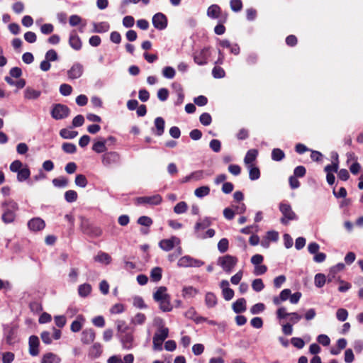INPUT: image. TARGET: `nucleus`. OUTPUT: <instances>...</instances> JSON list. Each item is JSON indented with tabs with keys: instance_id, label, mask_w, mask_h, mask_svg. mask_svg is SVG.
I'll use <instances>...</instances> for the list:
<instances>
[{
	"instance_id": "obj_1",
	"label": "nucleus",
	"mask_w": 363,
	"mask_h": 363,
	"mask_svg": "<svg viewBox=\"0 0 363 363\" xmlns=\"http://www.w3.org/2000/svg\"><path fill=\"white\" fill-rule=\"evenodd\" d=\"M2 221L6 224L13 223L16 219V212L18 210V203L13 200L9 199L2 203Z\"/></svg>"
},
{
	"instance_id": "obj_2",
	"label": "nucleus",
	"mask_w": 363,
	"mask_h": 363,
	"mask_svg": "<svg viewBox=\"0 0 363 363\" xmlns=\"http://www.w3.org/2000/svg\"><path fill=\"white\" fill-rule=\"evenodd\" d=\"M279 211L283 215V216L280 218V222L284 225H287L289 221L296 220L298 219V216L292 210L291 205L288 203H280Z\"/></svg>"
},
{
	"instance_id": "obj_3",
	"label": "nucleus",
	"mask_w": 363,
	"mask_h": 363,
	"mask_svg": "<svg viewBox=\"0 0 363 363\" xmlns=\"http://www.w3.org/2000/svg\"><path fill=\"white\" fill-rule=\"evenodd\" d=\"M81 228L85 235L95 238L102 235V230L100 227L91 223L87 219H82Z\"/></svg>"
},
{
	"instance_id": "obj_4",
	"label": "nucleus",
	"mask_w": 363,
	"mask_h": 363,
	"mask_svg": "<svg viewBox=\"0 0 363 363\" xmlns=\"http://www.w3.org/2000/svg\"><path fill=\"white\" fill-rule=\"evenodd\" d=\"M238 262V259L236 257L226 255L218 258V264L223 268L224 272L229 274L232 272Z\"/></svg>"
},
{
	"instance_id": "obj_5",
	"label": "nucleus",
	"mask_w": 363,
	"mask_h": 363,
	"mask_svg": "<svg viewBox=\"0 0 363 363\" xmlns=\"http://www.w3.org/2000/svg\"><path fill=\"white\" fill-rule=\"evenodd\" d=\"M51 116L55 120H62L69 116L70 113L69 108L62 104H56L52 106Z\"/></svg>"
},
{
	"instance_id": "obj_6",
	"label": "nucleus",
	"mask_w": 363,
	"mask_h": 363,
	"mask_svg": "<svg viewBox=\"0 0 363 363\" xmlns=\"http://www.w3.org/2000/svg\"><path fill=\"white\" fill-rule=\"evenodd\" d=\"M207 15L208 17L219 19L218 23L225 21L227 20L228 14L221 11L220 7L217 4L210 6L207 10Z\"/></svg>"
},
{
	"instance_id": "obj_7",
	"label": "nucleus",
	"mask_w": 363,
	"mask_h": 363,
	"mask_svg": "<svg viewBox=\"0 0 363 363\" xmlns=\"http://www.w3.org/2000/svg\"><path fill=\"white\" fill-rule=\"evenodd\" d=\"M209 57L210 50L208 48H204L200 50L194 52V62L199 65H206Z\"/></svg>"
},
{
	"instance_id": "obj_8",
	"label": "nucleus",
	"mask_w": 363,
	"mask_h": 363,
	"mask_svg": "<svg viewBox=\"0 0 363 363\" xmlns=\"http://www.w3.org/2000/svg\"><path fill=\"white\" fill-rule=\"evenodd\" d=\"M120 160L121 156L116 152H108L102 155V164L106 167L118 164Z\"/></svg>"
},
{
	"instance_id": "obj_9",
	"label": "nucleus",
	"mask_w": 363,
	"mask_h": 363,
	"mask_svg": "<svg viewBox=\"0 0 363 363\" xmlns=\"http://www.w3.org/2000/svg\"><path fill=\"white\" fill-rule=\"evenodd\" d=\"M162 201V196L159 194H156L152 196H141L138 197L135 199V203L137 205L141 204H150V205H158Z\"/></svg>"
},
{
	"instance_id": "obj_10",
	"label": "nucleus",
	"mask_w": 363,
	"mask_h": 363,
	"mask_svg": "<svg viewBox=\"0 0 363 363\" xmlns=\"http://www.w3.org/2000/svg\"><path fill=\"white\" fill-rule=\"evenodd\" d=\"M180 240L176 236H172L169 239H163L160 241L159 247L164 251H170L172 250L176 243H179Z\"/></svg>"
},
{
	"instance_id": "obj_11",
	"label": "nucleus",
	"mask_w": 363,
	"mask_h": 363,
	"mask_svg": "<svg viewBox=\"0 0 363 363\" xmlns=\"http://www.w3.org/2000/svg\"><path fill=\"white\" fill-rule=\"evenodd\" d=\"M29 353L31 356L35 357L39 354L40 340L38 336L31 335L28 340Z\"/></svg>"
},
{
	"instance_id": "obj_12",
	"label": "nucleus",
	"mask_w": 363,
	"mask_h": 363,
	"mask_svg": "<svg viewBox=\"0 0 363 363\" xmlns=\"http://www.w3.org/2000/svg\"><path fill=\"white\" fill-rule=\"evenodd\" d=\"M69 44L75 50H79L82 48V43L77 35V30H72L70 32L69 38Z\"/></svg>"
},
{
	"instance_id": "obj_13",
	"label": "nucleus",
	"mask_w": 363,
	"mask_h": 363,
	"mask_svg": "<svg viewBox=\"0 0 363 363\" xmlns=\"http://www.w3.org/2000/svg\"><path fill=\"white\" fill-rule=\"evenodd\" d=\"M28 227L30 230L40 231L45 227V223L40 218H33L28 221Z\"/></svg>"
},
{
	"instance_id": "obj_14",
	"label": "nucleus",
	"mask_w": 363,
	"mask_h": 363,
	"mask_svg": "<svg viewBox=\"0 0 363 363\" xmlns=\"http://www.w3.org/2000/svg\"><path fill=\"white\" fill-rule=\"evenodd\" d=\"M96 337V333L92 328L85 329L82 333L81 341L84 345L92 343Z\"/></svg>"
},
{
	"instance_id": "obj_15",
	"label": "nucleus",
	"mask_w": 363,
	"mask_h": 363,
	"mask_svg": "<svg viewBox=\"0 0 363 363\" xmlns=\"http://www.w3.org/2000/svg\"><path fill=\"white\" fill-rule=\"evenodd\" d=\"M83 73V66L79 63L74 64L67 72L69 79H75L79 78Z\"/></svg>"
},
{
	"instance_id": "obj_16",
	"label": "nucleus",
	"mask_w": 363,
	"mask_h": 363,
	"mask_svg": "<svg viewBox=\"0 0 363 363\" xmlns=\"http://www.w3.org/2000/svg\"><path fill=\"white\" fill-rule=\"evenodd\" d=\"M6 341L9 345H13L17 341V328L9 327L5 330Z\"/></svg>"
},
{
	"instance_id": "obj_17",
	"label": "nucleus",
	"mask_w": 363,
	"mask_h": 363,
	"mask_svg": "<svg viewBox=\"0 0 363 363\" xmlns=\"http://www.w3.org/2000/svg\"><path fill=\"white\" fill-rule=\"evenodd\" d=\"M103 350L99 342L94 343L89 350L88 356L91 359H96L101 356Z\"/></svg>"
},
{
	"instance_id": "obj_18",
	"label": "nucleus",
	"mask_w": 363,
	"mask_h": 363,
	"mask_svg": "<svg viewBox=\"0 0 363 363\" xmlns=\"http://www.w3.org/2000/svg\"><path fill=\"white\" fill-rule=\"evenodd\" d=\"M61 358L53 352H47L43 354L40 363H60Z\"/></svg>"
},
{
	"instance_id": "obj_19",
	"label": "nucleus",
	"mask_w": 363,
	"mask_h": 363,
	"mask_svg": "<svg viewBox=\"0 0 363 363\" xmlns=\"http://www.w3.org/2000/svg\"><path fill=\"white\" fill-rule=\"evenodd\" d=\"M121 341L123 345V347L126 350H130L133 347V336L132 333H127L124 335H121Z\"/></svg>"
},
{
	"instance_id": "obj_20",
	"label": "nucleus",
	"mask_w": 363,
	"mask_h": 363,
	"mask_svg": "<svg viewBox=\"0 0 363 363\" xmlns=\"http://www.w3.org/2000/svg\"><path fill=\"white\" fill-rule=\"evenodd\" d=\"M233 309L235 313H240L246 311V300L244 298H238L233 303Z\"/></svg>"
},
{
	"instance_id": "obj_21",
	"label": "nucleus",
	"mask_w": 363,
	"mask_h": 363,
	"mask_svg": "<svg viewBox=\"0 0 363 363\" xmlns=\"http://www.w3.org/2000/svg\"><path fill=\"white\" fill-rule=\"evenodd\" d=\"M258 155V151L255 149H251L248 150L244 158V162L248 167L250 164H253V162L256 160Z\"/></svg>"
},
{
	"instance_id": "obj_22",
	"label": "nucleus",
	"mask_w": 363,
	"mask_h": 363,
	"mask_svg": "<svg viewBox=\"0 0 363 363\" xmlns=\"http://www.w3.org/2000/svg\"><path fill=\"white\" fill-rule=\"evenodd\" d=\"M41 91L31 87H27L24 91V97L26 99L34 100L40 97Z\"/></svg>"
},
{
	"instance_id": "obj_23",
	"label": "nucleus",
	"mask_w": 363,
	"mask_h": 363,
	"mask_svg": "<svg viewBox=\"0 0 363 363\" xmlns=\"http://www.w3.org/2000/svg\"><path fill=\"white\" fill-rule=\"evenodd\" d=\"M150 279L153 282H158L162 277V269L160 267H155L150 271Z\"/></svg>"
},
{
	"instance_id": "obj_24",
	"label": "nucleus",
	"mask_w": 363,
	"mask_h": 363,
	"mask_svg": "<svg viewBox=\"0 0 363 363\" xmlns=\"http://www.w3.org/2000/svg\"><path fill=\"white\" fill-rule=\"evenodd\" d=\"M165 121L162 117H157L155 119V126L156 128L155 134L158 136H161L164 131Z\"/></svg>"
},
{
	"instance_id": "obj_25",
	"label": "nucleus",
	"mask_w": 363,
	"mask_h": 363,
	"mask_svg": "<svg viewBox=\"0 0 363 363\" xmlns=\"http://www.w3.org/2000/svg\"><path fill=\"white\" fill-rule=\"evenodd\" d=\"M84 321V318L82 315H79L77 316V320H74L70 326V330L73 333H77L79 332L83 325V322Z\"/></svg>"
},
{
	"instance_id": "obj_26",
	"label": "nucleus",
	"mask_w": 363,
	"mask_h": 363,
	"mask_svg": "<svg viewBox=\"0 0 363 363\" xmlns=\"http://www.w3.org/2000/svg\"><path fill=\"white\" fill-rule=\"evenodd\" d=\"M170 296L163 298L161 301H157L160 304V308L164 312H169L172 310V306L170 302Z\"/></svg>"
},
{
	"instance_id": "obj_27",
	"label": "nucleus",
	"mask_w": 363,
	"mask_h": 363,
	"mask_svg": "<svg viewBox=\"0 0 363 363\" xmlns=\"http://www.w3.org/2000/svg\"><path fill=\"white\" fill-rule=\"evenodd\" d=\"M167 289L166 286H160L157 291L153 294V298L154 300L157 302L161 301L163 298L167 297L169 296L168 294H167Z\"/></svg>"
},
{
	"instance_id": "obj_28",
	"label": "nucleus",
	"mask_w": 363,
	"mask_h": 363,
	"mask_svg": "<svg viewBox=\"0 0 363 363\" xmlns=\"http://www.w3.org/2000/svg\"><path fill=\"white\" fill-rule=\"evenodd\" d=\"M106 144V140L105 139L97 141L93 144L92 150L96 153L105 152L107 150Z\"/></svg>"
},
{
	"instance_id": "obj_29",
	"label": "nucleus",
	"mask_w": 363,
	"mask_h": 363,
	"mask_svg": "<svg viewBox=\"0 0 363 363\" xmlns=\"http://www.w3.org/2000/svg\"><path fill=\"white\" fill-rule=\"evenodd\" d=\"M205 302L208 308H213L217 304L216 296L212 292H208L205 296Z\"/></svg>"
},
{
	"instance_id": "obj_30",
	"label": "nucleus",
	"mask_w": 363,
	"mask_h": 363,
	"mask_svg": "<svg viewBox=\"0 0 363 363\" xmlns=\"http://www.w3.org/2000/svg\"><path fill=\"white\" fill-rule=\"evenodd\" d=\"M249 169V177L251 180H256L260 177L259 169L254 164L247 167Z\"/></svg>"
},
{
	"instance_id": "obj_31",
	"label": "nucleus",
	"mask_w": 363,
	"mask_h": 363,
	"mask_svg": "<svg viewBox=\"0 0 363 363\" xmlns=\"http://www.w3.org/2000/svg\"><path fill=\"white\" fill-rule=\"evenodd\" d=\"M109 30V24H92L89 33H105Z\"/></svg>"
},
{
	"instance_id": "obj_32",
	"label": "nucleus",
	"mask_w": 363,
	"mask_h": 363,
	"mask_svg": "<svg viewBox=\"0 0 363 363\" xmlns=\"http://www.w3.org/2000/svg\"><path fill=\"white\" fill-rule=\"evenodd\" d=\"M78 135L77 131L69 130L67 128H63L60 131V135L65 139H73Z\"/></svg>"
},
{
	"instance_id": "obj_33",
	"label": "nucleus",
	"mask_w": 363,
	"mask_h": 363,
	"mask_svg": "<svg viewBox=\"0 0 363 363\" xmlns=\"http://www.w3.org/2000/svg\"><path fill=\"white\" fill-rule=\"evenodd\" d=\"M211 225V220L209 218H205L201 221H199L196 223L194 230L195 232H198L199 230H203Z\"/></svg>"
},
{
	"instance_id": "obj_34",
	"label": "nucleus",
	"mask_w": 363,
	"mask_h": 363,
	"mask_svg": "<svg viewBox=\"0 0 363 363\" xmlns=\"http://www.w3.org/2000/svg\"><path fill=\"white\" fill-rule=\"evenodd\" d=\"M91 291V286L89 284H83L79 286L78 293L80 296L86 297L87 296Z\"/></svg>"
},
{
	"instance_id": "obj_35",
	"label": "nucleus",
	"mask_w": 363,
	"mask_h": 363,
	"mask_svg": "<svg viewBox=\"0 0 363 363\" xmlns=\"http://www.w3.org/2000/svg\"><path fill=\"white\" fill-rule=\"evenodd\" d=\"M210 194V188L208 186H202L195 189L194 194L198 198H203Z\"/></svg>"
},
{
	"instance_id": "obj_36",
	"label": "nucleus",
	"mask_w": 363,
	"mask_h": 363,
	"mask_svg": "<svg viewBox=\"0 0 363 363\" xmlns=\"http://www.w3.org/2000/svg\"><path fill=\"white\" fill-rule=\"evenodd\" d=\"M285 157L284 152L279 148H274L272 151V159L274 161H281Z\"/></svg>"
},
{
	"instance_id": "obj_37",
	"label": "nucleus",
	"mask_w": 363,
	"mask_h": 363,
	"mask_svg": "<svg viewBox=\"0 0 363 363\" xmlns=\"http://www.w3.org/2000/svg\"><path fill=\"white\" fill-rule=\"evenodd\" d=\"M95 261L109 264L111 262V257L106 252H101L95 257Z\"/></svg>"
},
{
	"instance_id": "obj_38",
	"label": "nucleus",
	"mask_w": 363,
	"mask_h": 363,
	"mask_svg": "<svg viewBox=\"0 0 363 363\" xmlns=\"http://www.w3.org/2000/svg\"><path fill=\"white\" fill-rule=\"evenodd\" d=\"M30 175V171L28 167L22 168L18 171L17 174V179L18 182H23L29 178Z\"/></svg>"
},
{
	"instance_id": "obj_39",
	"label": "nucleus",
	"mask_w": 363,
	"mask_h": 363,
	"mask_svg": "<svg viewBox=\"0 0 363 363\" xmlns=\"http://www.w3.org/2000/svg\"><path fill=\"white\" fill-rule=\"evenodd\" d=\"M69 181L65 177H60L52 179V184L56 187H65L68 185Z\"/></svg>"
},
{
	"instance_id": "obj_40",
	"label": "nucleus",
	"mask_w": 363,
	"mask_h": 363,
	"mask_svg": "<svg viewBox=\"0 0 363 363\" xmlns=\"http://www.w3.org/2000/svg\"><path fill=\"white\" fill-rule=\"evenodd\" d=\"M192 257L190 256H184L181 257L178 261V266L181 267H191Z\"/></svg>"
},
{
	"instance_id": "obj_41",
	"label": "nucleus",
	"mask_w": 363,
	"mask_h": 363,
	"mask_svg": "<svg viewBox=\"0 0 363 363\" xmlns=\"http://www.w3.org/2000/svg\"><path fill=\"white\" fill-rule=\"evenodd\" d=\"M78 194L74 190H68L65 193V199L67 202L72 203L77 201Z\"/></svg>"
},
{
	"instance_id": "obj_42",
	"label": "nucleus",
	"mask_w": 363,
	"mask_h": 363,
	"mask_svg": "<svg viewBox=\"0 0 363 363\" xmlns=\"http://www.w3.org/2000/svg\"><path fill=\"white\" fill-rule=\"evenodd\" d=\"M188 206L185 201H180L174 207V212L177 214L184 213L187 211Z\"/></svg>"
},
{
	"instance_id": "obj_43",
	"label": "nucleus",
	"mask_w": 363,
	"mask_h": 363,
	"mask_svg": "<svg viewBox=\"0 0 363 363\" xmlns=\"http://www.w3.org/2000/svg\"><path fill=\"white\" fill-rule=\"evenodd\" d=\"M314 282L317 287L321 288L326 282V277L323 274L318 273L315 276Z\"/></svg>"
},
{
	"instance_id": "obj_44",
	"label": "nucleus",
	"mask_w": 363,
	"mask_h": 363,
	"mask_svg": "<svg viewBox=\"0 0 363 363\" xmlns=\"http://www.w3.org/2000/svg\"><path fill=\"white\" fill-rule=\"evenodd\" d=\"M169 334V329L167 328H161L159 330V333H156L153 337H157L160 340L164 341L167 337Z\"/></svg>"
},
{
	"instance_id": "obj_45",
	"label": "nucleus",
	"mask_w": 363,
	"mask_h": 363,
	"mask_svg": "<svg viewBox=\"0 0 363 363\" xmlns=\"http://www.w3.org/2000/svg\"><path fill=\"white\" fill-rule=\"evenodd\" d=\"M62 149L65 152L68 154H73L77 151L76 145L70 143H64L62 145Z\"/></svg>"
},
{
	"instance_id": "obj_46",
	"label": "nucleus",
	"mask_w": 363,
	"mask_h": 363,
	"mask_svg": "<svg viewBox=\"0 0 363 363\" xmlns=\"http://www.w3.org/2000/svg\"><path fill=\"white\" fill-rule=\"evenodd\" d=\"M75 184L79 187L84 188L88 184L87 179L84 174H77L74 180Z\"/></svg>"
},
{
	"instance_id": "obj_47",
	"label": "nucleus",
	"mask_w": 363,
	"mask_h": 363,
	"mask_svg": "<svg viewBox=\"0 0 363 363\" xmlns=\"http://www.w3.org/2000/svg\"><path fill=\"white\" fill-rule=\"evenodd\" d=\"M137 223L140 225L150 227L153 223V220L150 217L142 216L138 219Z\"/></svg>"
},
{
	"instance_id": "obj_48",
	"label": "nucleus",
	"mask_w": 363,
	"mask_h": 363,
	"mask_svg": "<svg viewBox=\"0 0 363 363\" xmlns=\"http://www.w3.org/2000/svg\"><path fill=\"white\" fill-rule=\"evenodd\" d=\"M116 326H117V330L121 335H123V333H127L126 331L128 330V326L126 325V323L125 320H118L116 322Z\"/></svg>"
},
{
	"instance_id": "obj_49",
	"label": "nucleus",
	"mask_w": 363,
	"mask_h": 363,
	"mask_svg": "<svg viewBox=\"0 0 363 363\" xmlns=\"http://www.w3.org/2000/svg\"><path fill=\"white\" fill-rule=\"evenodd\" d=\"M199 121L202 125L207 126L211 123L212 118L208 113H203L199 117Z\"/></svg>"
},
{
	"instance_id": "obj_50",
	"label": "nucleus",
	"mask_w": 363,
	"mask_h": 363,
	"mask_svg": "<svg viewBox=\"0 0 363 363\" xmlns=\"http://www.w3.org/2000/svg\"><path fill=\"white\" fill-rule=\"evenodd\" d=\"M229 242L227 238H222L218 243V249L221 253L225 252L228 249Z\"/></svg>"
},
{
	"instance_id": "obj_51",
	"label": "nucleus",
	"mask_w": 363,
	"mask_h": 363,
	"mask_svg": "<svg viewBox=\"0 0 363 363\" xmlns=\"http://www.w3.org/2000/svg\"><path fill=\"white\" fill-rule=\"evenodd\" d=\"M60 92L62 96H69L72 92V87L68 84H62L60 86Z\"/></svg>"
},
{
	"instance_id": "obj_52",
	"label": "nucleus",
	"mask_w": 363,
	"mask_h": 363,
	"mask_svg": "<svg viewBox=\"0 0 363 363\" xmlns=\"http://www.w3.org/2000/svg\"><path fill=\"white\" fill-rule=\"evenodd\" d=\"M230 6L233 11L238 12L242 9V2L241 0H230Z\"/></svg>"
},
{
	"instance_id": "obj_53",
	"label": "nucleus",
	"mask_w": 363,
	"mask_h": 363,
	"mask_svg": "<svg viewBox=\"0 0 363 363\" xmlns=\"http://www.w3.org/2000/svg\"><path fill=\"white\" fill-rule=\"evenodd\" d=\"M252 287L254 291L259 292L264 288V284L261 279H256L252 281Z\"/></svg>"
},
{
	"instance_id": "obj_54",
	"label": "nucleus",
	"mask_w": 363,
	"mask_h": 363,
	"mask_svg": "<svg viewBox=\"0 0 363 363\" xmlns=\"http://www.w3.org/2000/svg\"><path fill=\"white\" fill-rule=\"evenodd\" d=\"M145 315L142 313H138L132 320V323L135 325H142L145 322Z\"/></svg>"
},
{
	"instance_id": "obj_55",
	"label": "nucleus",
	"mask_w": 363,
	"mask_h": 363,
	"mask_svg": "<svg viewBox=\"0 0 363 363\" xmlns=\"http://www.w3.org/2000/svg\"><path fill=\"white\" fill-rule=\"evenodd\" d=\"M348 317V312L345 308H339L336 312V318L340 321H345Z\"/></svg>"
},
{
	"instance_id": "obj_56",
	"label": "nucleus",
	"mask_w": 363,
	"mask_h": 363,
	"mask_svg": "<svg viewBox=\"0 0 363 363\" xmlns=\"http://www.w3.org/2000/svg\"><path fill=\"white\" fill-rule=\"evenodd\" d=\"M162 74L167 79H172L175 76V70L172 67H165L162 70Z\"/></svg>"
},
{
	"instance_id": "obj_57",
	"label": "nucleus",
	"mask_w": 363,
	"mask_h": 363,
	"mask_svg": "<svg viewBox=\"0 0 363 363\" xmlns=\"http://www.w3.org/2000/svg\"><path fill=\"white\" fill-rule=\"evenodd\" d=\"M225 72L224 69L218 66L214 67L212 70V74L215 78H223L225 76Z\"/></svg>"
},
{
	"instance_id": "obj_58",
	"label": "nucleus",
	"mask_w": 363,
	"mask_h": 363,
	"mask_svg": "<svg viewBox=\"0 0 363 363\" xmlns=\"http://www.w3.org/2000/svg\"><path fill=\"white\" fill-rule=\"evenodd\" d=\"M152 23H167V18L164 13H157L153 16Z\"/></svg>"
},
{
	"instance_id": "obj_59",
	"label": "nucleus",
	"mask_w": 363,
	"mask_h": 363,
	"mask_svg": "<svg viewBox=\"0 0 363 363\" xmlns=\"http://www.w3.org/2000/svg\"><path fill=\"white\" fill-rule=\"evenodd\" d=\"M57 59L58 55L57 52L53 49L49 50L45 54V60L49 62L56 61Z\"/></svg>"
},
{
	"instance_id": "obj_60",
	"label": "nucleus",
	"mask_w": 363,
	"mask_h": 363,
	"mask_svg": "<svg viewBox=\"0 0 363 363\" xmlns=\"http://www.w3.org/2000/svg\"><path fill=\"white\" fill-rule=\"evenodd\" d=\"M133 306L138 308H147V305L145 303L143 298L140 296H135L133 298Z\"/></svg>"
},
{
	"instance_id": "obj_61",
	"label": "nucleus",
	"mask_w": 363,
	"mask_h": 363,
	"mask_svg": "<svg viewBox=\"0 0 363 363\" xmlns=\"http://www.w3.org/2000/svg\"><path fill=\"white\" fill-rule=\"evenodd\" d=\"M29 308L32 312L36 313H38L41 311H43V306H42L41 303L38 301L30 302L29 304Z\"/></svg>"
},
{
	"instance_id": "obj_62",
	"label": "nucleus",
	"mask_w": 363,
	"mask_h": 363,
	"mask_svg": "<svg viewBox=\"0 0 363 363\" xmlns=\"http://www.w3.org/2000/svg\"><path fill=\"white\" fill-rule=\"evenodd\" d=\"M169 96V91L166 88H161L157 91V97L158 99L162 101H164L167 99Z\"/></svg>"
},
{
	"instance_id": "obj_63",
	"label": "nucleus",
	"mask_w": 363,
	"mask_h": 363,
	"mask_svg": "<svg viewBox=\"0 0 363 363\" xmlns=\"http://www.w3.org/2000/svg\"><path fill=\"white\" fill-rule=\"evenodd\" d=\"M291 343L298 349H302L305 345L303 340L301 337H292Z\"/></svg>"
},
{
	"instance_id": "obj_64",
	"label": "nucleus",
	"mask_w": 363,
	"mask_h": 363,
	"mask_svg": "<svg viewBox=\"0 0 363 363\" xmlns=\"http://www.w3.org/2000/svg\"><path fill=\"white\" fill-rule=\"evenodd\" d=\"M265 308L264 304L262 303H258L252 306L250 308V312L252 314H257L262 312Z\"/></svg>"
}]
</instances>
